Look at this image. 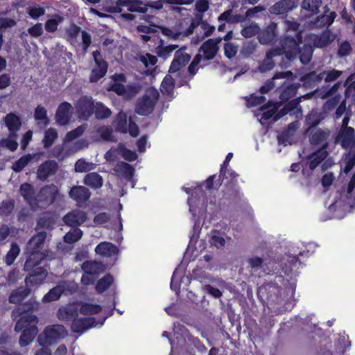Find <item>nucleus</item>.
I'll return each instance as SVG.
<instances>
[{"label":"nucleus","instance_id":"obj_1","mask_svg":"<svg viewBox=\"0 0 355 355\" xmlns=\"http://www.w3.org/2000/svg\"><path fill=\"white\" fill-rule=\"evenodd\" d=\"M159 97V92L155 88L148 89L144 95L137 103L135 112L139 115L150 114Z\"/></svg>","mask_w":355,"mask_h":355},{"label":"nucleus","instance_id":"obj_2","mask_svg":"<svg viewBox=\"0 0 355 355\" xmlns=\"http://www.w3.org/2000/svg\"><path fill=\"white\" fill-rule=\"evenodd\" d=\"M67 335V331L63 325L53 324L47 327L43 334L38 336L37 342L41 346L51 345Z\"/></svg>","mask_w":355,"mask_h":355},{"label":"nucleus","instance_id":"obj_3","mask_svg":"<svg viewBox=\"0 0 355 355\" xmlns=\"http://www.w3.org/2000/svg\"><path fill=\"white\" fill-rule=\"evenodd\" d=\"M60 196L58 187L54 184L42 187L36 195L35 207L46 208L53 204Z\"/></svg>","mask_w":355,"mask_h":355},{"label":"nucleus","instance_id":"obj_4","mask_svg":"<svg viewBox=\"0 0 355 355\" xmlns=\"http://www.w3.org/2000/svg\"><path fill=\"white\" fill-rule=\"evenodd\" d=\"M302 42V33H295V36L292 35H286L285 37L281 40L282 54L285 53L286 57L288 60L294 59L299 53V45Z\"/></svg>","mask_w":355,"mask_h":355},{"label":"nucleus","instance_id":"obj_5","mask_svg":"<svg viewBox=\"0 0 355 355\" xmlns=\"http://www.w3.org/2000/svg\"><path fill=\"white\" fill-rule=\"evenodd\" d=\"M21 315V317L15 324V331L19 332L25 329L31 328L33 325L36 326L37 324L38 320L35 315L28 313H24V310L20 307H17L12 310V318L13 320H17Z\"/></svg>","mask_w":355,"mask_h":355},{"label":"nucleus","instance_id":"obj_6","mask_svg":"<svg viewBox=\"0 0 355 355\" xmlns=\"http://www.w3.org/2000/svg\"><path fill=\"white\" fill-rule=\"evenodd\" d=\"M77 286L73 282H60L55 287L51 289L42 298L43 302H50L58 300L62 293L65 291L73 292L76 291Z\"/></svg>","mask_w":355,"mask_h":355},{"label":"nucleus","instance_id":"obj_7","mask_svg":"<svg viewBox=\"0 0 355 355\" xmlns=\"http://www.w3.org/2000/svg\"><path fill=\"white\" fill-rule=\"evenodd\" d=\"M328 153L326 150L319 149L308 157L309 162L307 163L311 170H314L320 164H322V170L326 171L333 164L331 159H327Z\"/></svg>","mask_w":355,"mask_h":355},{"label":"nucleus","instance_id":"obj_8","mask_svg":"<svg viewBox=\"0 0 355 355\" xmlns=\"http://www.w3.org/2000/svg\"><path fill=\"white\" fill-rule=\"evenodd\" d=\"M93 57L95 61L96 67L93 68L89 77L90 82L96 83L100 78L103 77L107 73V62L102 58V55L98 51L93 52Z\"/></svg>","mask_w":355,"mask_h":355},{"label":"nucleus","instance_id":"obj_9","mask_svg":"<svg viewBox=\"0 0 355 355\" xmlns=\"http://www.w3.org/2000/svg\"><path fill=\"white\" fill-rule=\"evenodd\" d=\"M334 40L335 35L329 30H326L320 35L309 34L306 37L307 43L317 48L326 47Z\"/></svg>","mask_w":355,"mask_h":355},{"label":"nucleus","instance_id":"obj_10","mask_svg":"<svg viewBox=\"0 0 355 355\" xmlns=\"http://www.w3.org/2000/svg\"><path fill=\"white\" fill-rule=\"evenodd\" d=\"M76 107L78 116L87 120L94 113L95 105L91 97L83 96L77 101Z\"/></svg>","mask_w":355,"mask_h":355},{"label":"nucleus","instance_id":"obj_11","mask_svg":"<svg viewBox=\"0 0 355 355\" xmlns=\"http://www.w3.org/2000/svg\"><path fill=\"white\" fill-rule=\"evenodd\" d=\"M329 137L330 132L329 130L316 129L311 132L309 141L311 145L326 150L329 146Z\"/></svg>","mask_w":355,"mask_h":355},{"label":"nucleus","instance_id":"obj_12","mask_svg":"<svg viewBox=\"0 0 355 355\" xmlns=\"http://www.w3.org/2000/svg\"><path fill=\"white\" fill-rule=\"evenodd\" d=\"M336 142L343 148L350 149L355 144V130L352 128H340L336 138Z\"/></svg>","mask_w":355,"mask_h":355},{"label":"nucleus","instance_id":"obj_13","mask_svg":"<svg viewBox=\"0 0 355 355\" xmlns=\"http://www.w3.org/2000/svg\"><path fill=\"white\" fill-rule=\"evenodd\" d=\"M58 169V164L54 160H47L41 164L37 170V178L41 181H46L49 178L54 175Z\"/></svg>","mask_w":355,"mask_h":355},{"label":"nucleus","instance_id":"obj_14","mask_svg":"<svg viewBox=\"0 0 355 355\" xmlns=\"http://www.w3.org/2000/svg\"><path fill=\"white\" fill-rule=\"evenodd\" d=\"M221 39H209L205 42L199 49V53H202V55L205 60H212L218 51V44L220 42Z\"/></svg>","mask_w":355,"mask_h":355},{"label":"nucleus","instance_id":"obj_15","mask_svg":"<svg viewBox=\"0 0 355 355\" xmlns=\"http://www.w3.org/2000/svg\"><path fill=\"white\" fill-rule=\"evenodd\" d=\"M184 50L185 47L175 51L174 58L169 68V73L177 72L189 62L191 55L187 53Z\"/></svg>","mask_w":355,"mask_h":355},{"label":"nucleus","instance_id":"obj_16","mask_svg":"<svg viewBox=\"0 0 355 355\" xmlns=\"http://www.w3.org/2000/svg\"><path fill=\"white\" fill-rule=\"evenodd\" d=\"M28 255L24 266V270L25 271H31L34 267L39 265L42 260L49 258L48 251L44 250V252H26Z\"/></svg>","mask_w":355,"mask_h":355},{"label":"nucleus","instance_id":"obj_17","mask_svg":"<svg viewBox=\"0 0 355 355\" xmlns=\"http://www.w3.org/2000/svg\"><path fill=\"white\" fill-rule=\"evenodd\" d=\"M73 114V107L67 102L62 103L55 113L56 122L60 125L67 124Z\"/></svg>","mask_w":355,"mask_h":355},{"label":"nucleus","instance_id":"obj_18","mask_svg":"<svg viewBox=\"0 0 355 355\" xmlns=\"http://www.w3.org/2000/svg\"><path fill=\"white\" fill-rule=\"evenodd\" d=\"M26 279L25 282L26 286H38L42 284L47 277V271L44 268L38 267L35 269L31 270Z\"/></svg>","mask_w":355,"mask_h":355},{"label":"nucleus","instance_id":"obj_19","mask_svg":"<svg viewBox=\"0 0 355 355\" xmlns=\"http://www.w3.org/2000/svg\"><path fill=\"white\" fill-rule=\"evenodd\" d=\"M87 219L86 213L80 209H74L66 214L63 218L65 224L71 227L79 226L84 223Z\"/></svg>","mask_w":355,"mask_h":355},{"label":"nucleus","instance_id":"obj_20","mask_svg":"<svg viewBox=\"0 0 355 355\" xmlns=\"http://www.w3.org/2000/svg\"><path fill=\"white\" fill-rule=\"evenodd\" d=\"M46 236L47 234L45 232H40L34 235L26 245V252H43Z\"/></svg>","mask_w":355,"mask_h":355},{"label":"nucleus","instance_id":"obj_21","mask_svg":"<svg viewBox=\"0 0 355 355\" xmlns=\"http://www.w3.org/2000/svg\"><path fill=\"white\" fill-rule=\"evenodd\" d=\"M276 37L277 24L271 23L266 28L260 30L257 38L261 44H269L275 40Z\"/></svg>","mask_w":355,"mask_h":355},{"label":"nucleus","instance_id":"obj_22","mask_svg":"<svg viewBox=\"0 0 355 355\" xmlns=\"http://www.w3.org/2000/svg\"><path fill=\"white\" fill-rule=\"evenodd\" d=\"M94 326H96V320L94 318L76 317L71 323V330L76 333H83Z\"/></svg>","mask_w":355,"mask_h":355},{"label":"nucleus","instance_id":"obj_23","mask_svg":"<svg viewBox=\"0 0 355 355\" xmlns=\"http://www.w3.org/2000/svg\"><path fill=\"white\" fill-rule=\"evenodd\" d=\"M282 54V51L279 48H274L268 51L266 53L265 60L260 64L259 70L263 73L272 69L275 66V62L272 60V58L274 57L281 55Z\"/></svg>","mask_w":355,"mask_h":355},{"label":"nucleus","instance_id":"obj_24","mask_svg":"<svg viewBox=\"0 0 355 355\" xmlns=\"http://www.w3.org/2000/svg\"><path fill=\"white\" fill-rule=\"evenodd\" d=\"M296 7L295 1L292 0H281L270 8V12L275 15H282L293 10Z\"/></svg>","mask_w":355,"mask_h":355},{"label":"nucleus","instance_id":"obj_25","mask_svg":"<svg viewBox=\"0 0 355 355\" xmlns=\"http://www.w3.org/2000/svg\"><path fill=\"white\" fill-rule=\"evenodd\" d=\"M69 196L78 202L87 200L91 195L89 190L84 186H76L71 189Z\"/></svg>","mask_w":355,"mask_h":355},{"label":"nucleus","instance_id":"obj_26","mask_svg":"<svg viewBox=\"0 0 355 355\" xmlns=\"http://www.w3.org/2000/svg\"><path fill=\"white\" fill-rule=\"evenodd\" d=\"M19 193L31 207H35L37 203L36 196L33 187L29 183H24L20 186Z\"/></svg>","mask_w":355,"mask_h":355},{"label":"nucleus","instance_id":"obj_27","mask_svg":"<svg viewBox=\"0 0 355 355\" xmlns=\"http://www.w3.org/2000/svg\"><path fill=\"white\" fill-rule=\"evenodd\" d=\"M4 122L10 131V136L17 137V132L21 125L19 117L13 113H10L4 117Z\"/></svg>","mask_w":355,"mask_h":355},{"label":"nucleus","instance_id":"obj_28","mask_svg":"<svg viewBox=\"0 0 355 355\" xmlns=\"http://www.w3.org/2000/svg\"><path fill=\"white\" fill-rule=\"evenodd\" d=\"M78 308L73 304L67 305L66 306L59 309L58 311V318L64 321H73L78 317Z\"/></svg>","mask_w":355,"mask_h":355},{"label":"nucleus","instance_id":"obj_29","mask_svg":"<svg viewBox=\"0 0 355 355\" xmlns=\"http://www.w3.org/2000/svg\"><path fill=\"white\" fill-rule=\"evenodd\" d=\"M325 13L322 15H320L316 18L314 21L311 22V26L313 28H320L325 26L331 25L336 16L335 12H329L328 8L325 7Z\"/></svg>","mask_w":355,"mask_h":355},{"label":"nucleus","instance_id":"obj_30","mask_svg":"<svg viewBox=\"0 0 355 355\" xmlns=\"http://www.w3.org/2000/svg\"><path fill=\"white\" fill-rule=\"evenodd\" d=\"M116 175L131 180L134 175V168L128 163L120 162L113 168Z\"/></svg>","mask_w":355,"mask_h":355},{"label":"nucleus","instance_id":"obj_31","mask_svg":"<svg viewBox=\"0 0 355 355\" xmlns=\"http://www.w3.org/2000/svg\"><path fill=\"white\" fill-rule=\"evenodd\" d=\"M95 252L101 256L110 257L117 254L118 249L111 243L102 242L96 245Z\"/></svg>","mask_w":355,"mask_h":355},{"label":"nucleus","instance_id":"obj_32","mask_svg":"<svg viewBox=\"0 0 355 355\" xmlns=\"http://www.w3.org/2000/svg\"><path fill=\"white\" fill-rule=\"evenodd\" d=\"M292 76H293V73L291 71L276 73L273 76L272 80H268L264 83V85L260 87L259 90H260L261 94H267L275 87L273 80L280 79V78H289Z\"/></svg>","mask_w":355,"mask_h":355},{"label":"nucleus","instance_id":"obj_33","mask_svg":"<svg viewBox=\"0 0 355 355\" xmlns=\"http://www.w3.org/2000/svg\"><path fill=\"white\" fill-rule=\"evenodd\" d=\"M22 331L23 332L20 336L19 343L21 347H24L28 345L33 340L38 332V330L37 326L33 325L32 327L25 329Z\"/></svg>","mask_w":355,"mask_h":355},{"label":"nucleus","instance_id":"obj_34","mask_svg":"<svg viewBox=\"0 0 355 355\" xmlns=\"http://www.w3.org/2000/svg\"><path fill=\"white\" fill-rule=\"evenodd\" d=\"M31 290L26 287H19L12 291L9 296L8 301L11 304H18L23 301L29 294Z\"/></svg>","mask_w":355,"mask_h":355},{"label":"nucleus","instance_id":"obj_35","mask_svg":"<svg viewBox=\"0 0 355 355\" xmlns=\"http://www.w3.org/2000/svg\"><path fill=\"white\" fill-rule=\"evenodd\" d=\"M84 183L92 189H99L103 186V178L97 173H89L84 179Z\"/></svg>","mask_w":355,"mask_h":355},{"label":"nucleus","instance_id":"obj_36","mask_svg":"<svg viewBox=\"0 0 355 355\" xmlns=\"http://www.w3.org/2000/svg\"><path fill=\"white\" fill-rule=\"evenodd\" d=\"M343 73L342 71L332 69L330 70L323 71L317 75L316 80L320 81L324 80L326 83H330L338 79Z\"/></svg>","mask_w":355,"mask_h":355},{"label":"nucleus","instance_id":"obj_37","mask_svg":"<svg viewBox=\"0 0 355 355\" xmlns=\"http://www.w3.org/2000/svg\"><path fill=\"white\" fill-rule=\"evenodd\" d=\"M82 268L84 272H88L96 276L104 270L103 265L94 261H85L82 265Z\"/></svg>","mask_w":355,"mask_h":355},{"label":"nucleus","instance_id":"obj_38","mask_svg":"<svg viewBox=\"0 0 355 355\" xmlns=\"http://www.w3.org/2000/svg\"><path fill=\"white\" fill-rule=\"evenodd\" d=\"M355 165V150H349L341 162V168L345 173L350 171Z\"/></svg>","mask_w":355,"mask_h":355},{"label":"nucleus","instance_id":"obj_39","mask_svg":"<svg viewBox=\"0 0 355 355\" xmlns=\"http://www.w3.org/2000/svg\"><path fill=\"white\" fill-rule=\"evenodd\" d=\"M355 187V174L352 175L350 179V181L348 184L347 189H343L340 193V200L346 202L352 198H355V192H354V189Z\"/></svg>","mask_w":355,"mask_h":355},{"label":"nucleus","instance_id":"obj_40","mask_svg":"<svg viewBox=\"0 0 355 355\" xmlns=\"http://www.w3.org/2000/svg\"><path fill=\"white\" fill-rule=\"evenodd\" d=\"M58 137V132L55 129L50 128L47 129L44 132V137L42 140L44 147L49 148L53 143L56 141Z\"/></svg>","mask_w":355,"mask_h":355},{"label":"nucleus","instance_id":"obj_41","mask_svg":"<svg viewBox=\"0 0 355 355\" xmlns=\"http://www.w3.org/2000/svg\"><path fill=\"white\" fill-rule=\"evenodd\" d=\"M63 19V17L58 15H53L51 19L46 21L44 24L45 30L49 33H54L57 31L58 25L62 22Z\"/></svg>","mask_w":355,"mask_h":355},{"label":"nucleus","instance_id":"obj_42","mask_svg":"<svg viewBox=\"0 0 355 355\" xmlns=\"http://www.w3.org/2000/svg\"><path fill=\"white\" fill-rule=\"evenodd\" d=\"M20 252V249L16 243L11 244L10 249L4 257V261L8 266L12 265Z\"/></svg>","mask_w":355,"mask_h":355},{"label":"nucleus","instance_id":"obj_43","mask_svg":"<svg viewBox=\"0 0 355 355\" xmlns=\"http://www.w3.org/2000/svg\"><path fill=\"white\" fill-rule=\"evenodd\" d=\"M34 118L36 121H39L46 126L49 124V119L47 116V111L45 107L39 105L35 110Z\"/></svg>","mask_w":355,"mask_h":355},{"label":"nucleus","instance_id":"obj_44","mask_svg":"<svg viewBox=\"0 0 355 355\" xmlns=\"http://www.w3.org/2000/svg\"><path fill=\"white\" fill-rule=\"evenodd\" d=\"M33 156L30 154L22 156L18 160H17L15 163H13L12 166V169L16 172H21L31 161Z\"/></svg>","mask_w":355,"mask_h":355},{"label":"nucleus","instance_id":"obj_45","mask_svg":"<svg viewBox=\"0 0 355 355\" xmlns=\"http://www.w3.org/2000/svg\"><path fill=\"white\" fill-rule=\"evenodd\" d=\"M86 128H87V124H83V125L78 126L76 129L69 132L66 135V136L63 140L64 144L72 141L73 140H74L76 138L81 136L83 134V132H85V130H86Z\"/></svg>","mask_w":355,"mask_h":355},{"label":"nucleus","instance_id":"obj_46","mask_svg":"<svg viewBox=\"0 0 355 355\" xmlns=\"http://www.w3.org/2000/svg\"><path fill=\"white\" fill-rule=\"evenodd\" d=\"M321 4V0H304L302 3V7L303 9L306 10L314 15L318 12V9Z\"/></svg>","mask_w":355,"mask_h":355},{"label":"nucleus","instance_id":"obj_47","mask_svg":"<svg viewBox=\"0 0 355 355\" xmlns=\"http://www.w3.org/2000/svg\"><path fill=\"white\" fill-rule=\"evenodd\" d=\"M116 128L119 132L125 133L128 131L127 126V116L126 114L121 112H119L115 119Z\"/></svg>","mask_w":355,"mask_h":355},{"label":"nucleus","instance_id":"obj_48","mask_svg":"<svg viewBox=\"0 0 355 355\" xmlns=\"http://www.w3.org/2000/svg\"><path fill=\"white\" fill-rule=\"evenodd\" d=\"M96 164L92 162H86L83 159H78L75 164V171L84 173L94 169Z\"/></svg>","mask_w":355,"mask_h":355},{"label":"nucleus","instance_id":"obj_49","mask_svg":"<svg viewBox=\"0 0 355 355\" xmlns=\"http://www.w3.org/2000/svg\"><path fill=\"white\" fill-rule=\"evenodd\" d=\"M96 117L98 119L108 118L111 115V111L101 103H96L94 109Z\"/></svg>","mask_w":355,"mask_h":355},{"label":"nucleus","instance_id":"obj_50","mask_svg":"<svg viewBox=\"0 0 355 355\" xmlns=\"http://www.w3.org/2000/svg\"><path fill=\"white\" fill-rule=\"evenodd\" d=\"M102 308L100 305L92 303H84L81 305L80 313L83 315H92L99 313Z\"/></svg>","mask_w":355,"mask_h":355},{"label":"nucleus","instance_id":"obj_51","mask_svg":"<svg viewBox=\"0 0 355 355\" xmlns=\"http://www.w3.org/2000/svg\"><path fill=\"white\" fill-rule=\"evenodd\" d=\"M15 204V200L11 198L3 200L0 203V215H1V216L10 215L14 209Z\"/></svg>","mask_w":355,"mask_h":355},{"label":"nucleus","instance_id":"obj_52","mask_svg":"<svg viewBox=\"0 0 355 355\" xmlns=\"http://www.w3.org/2000/svg\"><path fill=\"white\" fill-rule=\"evenodd\" d=\"M259 26L256 23H251L249 26L244 27L241 33L244 37L250 38L259 35Z\"/></svg>","mask_w":355,"mask_h":355},{"label":"nucleus","instance_id":"obj_53","mask_svg":"<svg viewBox=\"0 0 355 355\" xmlns=\"http://www.w3.org/2000/svg\"><path fill=\"white\" fill-rule=\"evenodd\" d=\"M83 236V232L79 228H75L67 232L64 236V242L73 243L78 241Z\"/></svg>","mask_w":355,"mask_h":355},{"label":"nucleus","instance_id":"obj_54","mask_svg":"<svg viewBox=\"0 0 355 355\" xmlns=\"http://www.w3.org/2000/svg\"><path fill=\"white\" fill-rule=\"evenodd\" d=\"M113 282V277L110 275L104 276L97 282L96 289L98 293H103L106 291Z\"/></svg>","mask_w":355,"mask_h":355},{"label":"nucleus","instance_id":"obj_55","mask_svg":"<svg viewBox=\"0 0 355 355\" xmlns=\"http://www.w3.org/2000/svg\"><path fill=\"white\" fill-rule=\"evenodd\" d=\"M297 89V86L294 84H288L284 88L280 94V99L286 101L291 98L295 96Z\"/></svg>","mask_w":355,"mask_h":355},{"label":"nucleus","instance_id":"obj_56","mask_svg":"<svg viewBox=\"0 0 355 355\" xmlns=\"http://www.w3.org/2000/svg\"><path fill=\"white\" fill-rule=\"evenodd\" d=\"M116 150L128 161H135L137 158V155L135 151L127 149L122 144H119Z\"/></svg>","mask_w":355,"mask_h":355},{"label":"nucleus","instance_id":"obj_57","mask_svg":"<svg viewBox=\"0 0 355 355\" xmlns=\"http://www.w3.org/2000/svg\"><path fill=\"white\" fill-rule=\"evenodd\" d=\"M174 89V80L171 76L167 75L161 85V91L164 94H170Z\"/></svg>","mask_w":355,"mask_h":355},{"label":"nucleus","instance_id":"obj_58","mask_svg":"<svg viewBox=\"0 0 355 355\" xmlns=\"http://www.w3.org/2000/svg\"><path fill=\"white\" fill-rule=\"evenodd\" d=\"M298 54H300V62L304 64H307L311 60L313 55L312 47L309 44L304 45L302 50H299Z\"/></svg>","mask_w":355,"mask_h":355},{"label":"nucleus","instance_id":"obj_59","mask_svg":"<svg viewBox=\"0 0 355 355\" xmlns=\"http://www.w3.org/2000/svg\"><path fill=\"white\" fill-rule=\"evenodd\" d=\"M17 137H11L10 134L8 135V138L3 139L0 141V147H6L11 151H15L18 147V143L16 141Z\"/></svg>","mask_w":355,"mask_h":355},{"label":"nucleus","instance_id":"obj_60","mask_svg":"<svg viewBox=\"0 0 355 355\" xmlns=\"http://www.w3.org/2000/svg\"><path fill=\"white\" fill-rule=\"evenodd\" d=\"M322 119L321 114L317 111L312 110L306 118V123L310 126L317 125Z\"/></svg>","mask_w":355,"mask_h":355},{"label":"nucleus","instance_id":"obj_61","mask_svg":"<svg viewBox=\"0 0 355 355\" xmlns=\"http://www.w3.org/2000/svg\"><path fill=\"white\" fill-rule=\"evenodd\" d=\"M258 46L254 41H248L243 44L241 53L245 56H249L254 53Z\"/></svg>","mask_w":355,"mask_h":355},{"label":"nucleus","instance_id":"obj_62","mask_svg":"<svg viewBox=\"0 0 355 355\" xmlns=\"http://www.w3.org/2000/svg\"><path fill=\"white\" fill-rule=\"evenodd\" d=\"M177 48H178V46L175 44L168 46H160L157 48V53L159 57L166 58Z\"/></svg>","mask_w":355,"mask_h":355},{"label":"nucleus","instance_id":"obj_63","mask_svg":"<svg viewBox=\"0 0 355 355\" xmlns=\"http://www.w3.org/2000/svg\"><path fill=\"white\" fill-rule=\"evenodd\" d=\"M293 137L294 134L288 132V130L286 129L278 135V142L279 144H283L284 146L291 144L293 140Z\"/></svg>","mask_w":355,"mask_h":355},{"label":"nucleus","instance_id":"obj_64","mask_svg":"<svg viewBox=\"0 0 355 355\" xmlns=\"http://www.w3.org/2000/svg\"><path fill=\"white\" fill-rule=\"evenodd\" d=\"M202 59V55L200 53H198L193 58L191 63L189 64L188 67V71L191 76H193L198 70V64L201 62Z\"/></svg>","mask_w":355,"mask_h":355}]
</instances>
